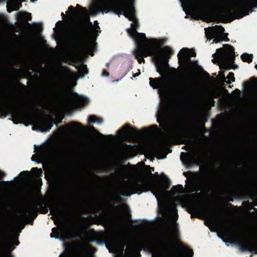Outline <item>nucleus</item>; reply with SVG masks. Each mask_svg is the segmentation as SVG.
<instances>
[{"mask_svg":"<svg viewBox=\"0 0 257 257\" xmlns=\"http://www.w3.org/2000/svg\"><path fill=\"white\" fill-rule=\"evenodd\" d=\"M75 9L73 6H70L68 8V11L66 12V14L72 20H75L78 17H82L87 14V11L85 8L81 7L79 4H77Z\"/></svg>","mask_w":257,"mask_h":257,"instance_id":"17","label":"nucleus"},{"mask_svg":"<svg viewBox=\"0 0 257 257\" xmlns=\"http://www.w3.org/2000/svg\"><path fill=\"white\" fill-rule=\"evenodd\" d=\"M30 174V172L28 171H24L20 173V176L22 178H26Z\"/></svg>","mask_w":257,"mask_h":257,"instance_id":"38","label":"nucleus"},{"mask_svg":"<svg viewBox=\"0 0 257 257\" xmlns=\"http://www.w3.org/2000/svg\"><path fill=\"white\" fill-rule=\"evenodd\" d=\"M199 9H200V10H203V9H204V7H199Z\"/></svg>","mask_w":257,"mask_h":257,"instance_id":"63","label":"nucleus"},{"mask_svg":"<svg viewBox=\"0 0 257 257\" xmlns=\"http://www.w3.org/2000/svg\"><path fill=\"white\" fill-rule=\"evenodd\" d=\"M165 188L166 189H169L171 185V182L169 180H167L165 183Z\"/></svg>","mask_w":257,"mask_h":257,"instance_id":"42","label":"nucleus"},{"mask_svg":"<svg viewBox=\"0 0 257 257\" xmlns=\"http://www.w3.org/2000/svg\"><path fill=\"white\" fill-rule=\"evenodd\" d=\"M132 1L103 0L100 5L96 7V10L99 13L111 12L119 17L123 15L130 21L133 22L131 24L132 28L127 30L128 35L134 40L136 44L133 54L139 64L145 63L144 57L155 54L157 49L145 42L147 40L145 34L137 32L139 23L136 18L135 8L131 6Z\"/></svg>","mask_w":257,"mask_h":257,"instance_id":"1","label":"nucleus"},{"mask_svg":"<svg viewBox=\"0 0 257 257\" xmlns=\"http://www.w3.org/2000/svg\"><path fill=\"white\" fill-rule=\"evenodd\" d=\"M65 210H62L58 205L53 204L51 206L50 211L53 215L59 216L62 214H70L75 211L77 208V201L74 192H72L66 199L65 204Z\"/></svg>","mask_w":257,"mask_h":257,"instance_id":"7","label":"nucleus"},{"mask_svg":"<svg viewBox=\"0 0 257 257\" xmlns=\"http://www.w3.org/2000/svg\"><path fill=\"white\" fill-rule=\"evenodd\" d=\"M201 171L198 172H194L195 176H199L200 175H201L203 177L207 176V175H208V171L207 170L206 168H204L203 169H202L201 168H200Z\"/></svg>","mask_w":257,"mask_h":257,"instance_id":"33","label":"nucleus"},{"mask_svg":"<svg viewBox=\"0 0 257 257\" xmlns=\"http://www.w3.org/2000/svg\"><path fill=\"white\" fill-rule=\"evenodd\" d=\"M183 187L182 185H177L172 187L171 190L172 193L174 195H178L182 192Z\"/></svg>","mask_w":257,"mask_h":257,"instance_id":"28","label":"nucleus"},{"mask_svg":"<svg viewBox=\"0 0 257 257\" xmlns=\"http://www.w3.org/2000/svg\"><path fill=\"white\" fill-rule=\"evenodd\" d=\"M100 32H101V31L100 30H93L92 32V35L93 36H94V35L96 33V34L95 37H96L98 35V33H100Z\"/></svg>","mask_w":257,"mask_h":257,"instance_id":"41","label":"nucleus"},{"mask_svg":"<svg viewBox=\"0 0 257 257\" xmlns=\"http://www.w3.org/2000/svg\"><path fill=\"white\" fill-rule=\"evenodd\" d=\"M81 218H82V219L83 220H84V222H86V219H87V218H86V217H81Z\"/></svg>","mask_w":257,"mask_h":257,"instance_id":"52","label":"nucleus"},{"mask_svg":"<svg viewBox=\"0 0 257 257\" xmlns=\"http://www.w3.org/2000/svg\"><path fill=\"white\" fill-rule=\"evenodd\" d=\"M150 45L157 48V52L150 56H154L153 59L156 61L155 64L157 72L162 75L169 67L168 59L170 58V56L174 54V51L169 47H165L162 49L157 46Z\"/></svg>","mask_w":257,"mask_h":257,"instance_id":"4","label":"nucleus"},{"mask_svg":"<svg viewBox=\"0 0 257 257\" xmlns=\"http://www.w3.org/2000/svg\"><path fill=\"white\" fill-rule=\"evenodd\" d=\"M35 155L32 156V157L31 158V160H32V161H36V160L35 159Z\"/></svg>","mask_w":257,"mask_h":257,"instance_id":"51","label":"nucleus"},{"mask_svg":"<svg viewBox=\"0 0 257 257\" xmlns=\"http://www.w3.org/2000/svg\"><path fill=\"white\" fill-rule=\"evenodd\" d=\"M162 244L164 248H168L169 246L175 247L176 251L174 254L175 257H192L193 255V250L187 248L182 242H180L178 246H176L173 243L165 240L162 241Z\"/></svg>","mask_w":257,"mask_h":257,"instance_id":"10","label":"nucleus"},{"mask_svg":"<svg viewBox=\"0 0 257 257\" xmlns=\"http://www.w3.org/2000/svg\"><path fill=\"white\" fill-rule=\"evenodd\" d=\"M52 231V232L50 234L51 238L60 239L61 240L64 241L69 238L68 237L69 233L68 230L67 228L64 225H62L59 227H53Z\"/></svg>","mask_w":257,"mask_h":257,"instance_id":"18","label":"nucleus"},{"mask_svg":"<svg viewBox=\"0 0 257 257\" xmlns=\"http://www.w3.org/2000/svg\"><path fill=\"white\" fill-rule=\"evenodd\" d=\"M235 91H237V92H239V93H240V90H239L238 89H235Z\"/></svg>","mask_w":257,"mask_h":257,"instance_id":"61","label":"nucleus"},{"mask_svg":"<svg viewBox=\"0 0 257 257\" xmlns=\"http://www.w3.org/2000/svg\"><path fill=\"white\" fill-rule=\"evenodd\" d=\"M5 175H6L5 173L4 172H2L0 170V179L3 178Z\"/></svg>","mask_w":257,"mask_h":257,"instance_id":"45","label":"nucleus"},{"mask_svg":"<svg viewBox=\"0 0 257 257\" xmlns=\"http://www.w3.org/2000/svg\"><path fill=\"white\" fill-rule=\"evenodd\" d=\"M233 201V198L232 197H230L229 198V201Z\"/></svg>","mask_w":257,"mask_h":257,"instance_id":"54","label":"nucleus"},{"mask_svg":"<svg viewBox=\"0 0 257 257\" xmlns=\"http://www.w3.org/2000/svg\"><path fill=\"white\" fill-rule=\"evenodd\" d=\"M205 211L208 215V220L212 225H216L218 222H222L223 220L217 216L216 210L210 206L205 208Z\"/></svg>","mask_w":257,"mask_h":257,"instance_id":"20","label":"nucleus"},{"mask_svg":"<svg viewBox=\"0 0 257 257\" xmlns=\"http://www.w3.org/2000/svg\"><path fill=\"white\" fill-rule=\"evenodd\" d=\"M143 170L145 172H149V175L151 176H153V174L151 173L152 171H154V168L153 167H151L150 166L145 165L144 168H143Z\"/></svg>","mask_w":257,"mask_h":257,"instance_id":"34","label":"nucleus"},{"mask_svg":"<svg viewBox=\"0 0 257 257\" xmlns=\"http://www.w3.org/2000/svg\"><path fill=\"white\" fill-rule=\"evenodd\" d=\"M253 8H257L255 0H238L233 12L237 19H240L248 15L253 11Z\"/></svg>","mask_w":257,"mask_h":257,"instance_id":"8","label":"nucleus"},{"mask_svg":"<svg viewBox=\"0 0 257 257\" xmlns=\"http://www.w3.org/2000/svg\"><path fill=\"white\" fill-rule=\"evenodd\" d=\"M27 25H28V26H29V27H31L32 26V25H31V24L30 23H27Z\"/></svg>","mask_w":257,"mask_h":257,"instance_id":"64","label":"nucleus"},{"mask_svg":"<svg viewBox=\"0 0 257 257\" xmlns=\"http://www.w3.org/2000/svg\"><path fill=\"white\" fill-rule=\"evenodd\" d=\"M143 130H144V131L145 132V133H151L152 132H153V131L151 129V128H144L143 129Z\"/></svg>","mask_w":257,"mask_h":257,"instance_id":"43","label":"nucleus"},{"mask_svg":"<svg viewBox=\"0 0 257 257\" xmlns=\"http://www.w3.org/2000/svg\"><path fill=\"white\" fill-rule=\"evenodd\" d=\"M38 170V168H33L32 169V171H35V170Z\"/></svg>","mask_w":257,"mask_h":257,"instance_id":"57","label":"nucleus"},{"mask_svg":"<svg viewBox=\"0 0 257 257\" xmlns=\"http://www.w3.org/2000/svg\"><path fill=\"white\" fill-rule=\"evenodd\" d=\"M59 23H60V24H62L63 23V21H58V22L57 23V24H59Z\"/></svg>","mask_w":257,"mask_h":257,"instance_id":"58","label":"nucleus"},{"mask_svg":"<svg viewBox=\"0 0 257 257\" xmlns=\"http://www.w3.org/2000/svg\"><path fill=\"white\" fill-rule=\"evenodd\" d=\"M79 248L81 253H84L87 251V247L86 245L83 243H81L80 245Z\"/></svg>","mask_w":257,"mask_h":257,"instance_id":"37","label":"nucleus"},{"mask_svg":"<svg viewBox=\"0 0 257 257\" xmlns=\"http://www.w3.org/2000/svg\"><path fill=\"white\" fill-rule=\"evenodd\" d=\"M127 236L123 233L119 234L117 236L106 243V246L109 249V247L114 250H119L122 254L124 248L126 246L124 252L125 257H140V251L143 249L144 250L152 253V257H160L158 252H155V239L151 237H144L138 240V243L135 242H128L126 241Z\"/></svg>","mask_w":257,"mask_h":257,"instance_id":"2","label":"nucleus"},{"mask_svg":"<svg viewBox=\"0 0 257 257\" xmlns=\"http://www.w3.org/2000/svg\"><path fill=\"white\" fill-rule=\"evenodd\" d=\"M150 85L153 89H159V91H166L168 83L166 79L162 77L158 78H150Z\"/></svg>","mask_w":257,"mask_h":257,"instance_id":"19","label":"nucleus"},{"mask_svg":"<svg viewBox=\"0 0 257 257\" xmlns=\"http://www.w3.org/2000/svg\"><path fill=\"white\" fill-rule=\"evenodd\" d=\"M64 88L60 86L50 84L47 87L45 92L46 93H54L57 98L63 102L69 104L73 101L74 103L81 105H85L88 103L89 99L83 96H80L76 100H72L68 94L64 92Z\"/></svg>","mask_w":257,"mask_h":257,"instance_id":"5","label":"nucleus"},{"mask_svg":"<svg viewBox=\"0 0 257 257\" xmlns=\"http://www.w3.org/2000/svg\"><path fill=\"white\" fill-rule=\"evenodd\" d=\"M79 73L81 75V77H83V76H84V75L88 74V70L86 65L82 64L80 66V67L79 69Z\"/></svg>","mask_w":257,"mask_h":257,"instance_id":"31","label":"nucleus"},{"mask_svg":"<svg viewBox=\"0 0 257 257\" xmlns=\"http://www.w3.org/2000/svg\"><path fill=\"white\" fill-rule=\"evenodd\" d=\"M48 210L47 208L46 207V208H45L44 209V211H42H42H40V212L41 213H43L45 214V213H47L48 212Z\"/></svg>","mask_w":257,"mask_h":257,"instance_id":"47","label":"nucleus"},{"mask_svg":"<svg viewBox=\"0 0 257 257\" xmlns=\"http://www.w3.org/2000/svg\"><path fill=\"white\" fill-rule=\"evenodd\" d=\"M61 16H62L63 19H64L66 18V16L63 13H61Z\"/></svg>","mask_w":257,"mask_h":257,"instance_id":"49","label":"nucleus"},{"mask_svg":"<svg viewBox=\"0 0 257 257\" xmlns=\"http://www.w3.org/2000/svg\"><path fill=\"white\" fill-rule=\"evenodd\" d=\"M233 19L231 18H228V20L226 21H223L224 23H230L231 22Z\"/></svg>","mask_w":257,"mask_h":257,"instance_id":"48","label":"nucleus"},{"mask_svg":"<svg viewBox=\"0 0 257 257\" xmlns=\"http://www.w3.org/2000/svg\"><path fill=\"white\" fill-rule=\"evenodd\" d=\"M167 191H166V189L158 185L155 186L152 190V192L155 196L158 201H159V199L164 198L165 192Z\"/></svg>","mask_w":257,"mask_h":257,"instance_id":"24","label":"nucleus"},{"mask_svg":"<svg viewBox=\"0 0 257 257\" xmlns=\"http://www.w3.org/2000/svg\"><path fill=\"white\" fill-rule=\"evenodd\" d=\"M196 54L194 50L186 48L181 49L178 54V60H180V57H182L184 63H185L187 61H190V57H196Z\"/></svg>","mask_w":257,"mask_h":257,"instance_id":"21","label":"nucleus"},{"mask_svg":"<svg viewBox=\"0 0 257 257\" xmlns=\"http://www.w3.org/2000/svg\"><path fill=\"white\" fill-rule=\"evenodd\" d=\"M76 50L71 53L69 57L71 60L75 62L80 53L88 48V28L86 24L82 22L75 24L68 32Z\"/></svg>","mask_w":257,"mask_h":257,"instance_id":"3","label":"nucleus"},{"mask_svg":"<svg viewBox=\"0 0 257 257\" xmlns=\"http://www.w3.org/2000/svg\"><path fill=\"white\" fill-rule=\"evenodd\" d=\"M225 52L223 48L216 50V53L213 54L212 57H217L222 66L225 70L233 68L234 63L235 54L234 48L228 44L224 45Z\"/></svg>","mask_w":257,"mask_h":257,"instance_id":"6","label":"nucleus"},{"mask_svg":"<svg viewBox=\"0 0 257 257\" xmlns=\"http://www.w3.org/2000/svg\"><path fill=\"white\" fill-rule=\"evenodd\" d=\"M123 151L126 154H130L131 153L134 152V146L124 144V147L123 149Z\"/></svg>","mask_w":257,"mask_h":257,"instance_id":"30","label":"nucleus"},{"mask_svg":"<svg viewBox=\"0 0 257 257\" xmlns=\"http://www.w3.org/2000/svg\"><path fill=\"white\" fill-rule=\"evenodd\" d=\"M128 194L127 193H122L121 194L122 196H127Z\"/></svg>","mask_w":257,"mask_h":257,"instance_id":"60","label":"nucleus"},{"mask_svg":"<svg viewBox=\"0 0 257 257\" xmlns=\"http://www.w3.org/2000/svg\"><path fill=\"white\" fill-rule=\"evenodd\" d=\"M45 202L42 199H35L29 205L28 213L32 217V220L30 222V224L33 225V220L37 216L38 212L40 208H43Z\"/></svg>","mask_w":257,"mask_h":257,"instance_id":"16","label":"nucleus"},{"mask_svg":"<svg viewBox=\"0 0 257 257\" xmlns=\"http://www.w3.org/2000/svg\"><path fill=\"white\" fill-rule=\"evenodd\" d=\"M0 257H6L14 249L13 243L11 241L9 236L3 233L0 237Z\"/></svg>","mask_w":257,"mask_h":257,"instance_id":"13","label":"nucleus"},{"mask_svg":"<svg viewBox=\"0 0 257 257\" xmlns=\"http://www.w3.org/2000/svg\"><path fill=\"white\" fill-rule=\"evenodd\" d=\"M64 75L65 78H68L71 75V73L69 70H63L61 68L58 69Z\"/></svg>","mask_w":257,"mask_h":257,"instance_id":"36","label":"nucleus"},{"mask_svg":"<svg viewBox=\"0 0 257 257\" xmlns=\"http://www.w3.org/2000/svg\"><path fill=\"white\" fill-rule=\"evenodd\" d=\"M87 218H90V219H94L93 216L91 215H89V216H88Z\"/></svg>","mask_w":257,"mask_h":257,"instance_id":"53","label":"nucleus"},{"mask_svg":"<svg viewBox=\"0 0 257 257\" xmlns=\"http://www.w3.org/2000/svg\"><path fill=\"white\" fill-rule=\"evenodd\" d=\"M19 243H20V242H19V241L18 239H17V240H16L15 241V245H19Z\"/></svg>","mask_w":257,"mask_h":257,"instance_id":"50","label":"nucleus"},{"mask_svg":"<svg viewBox=\"0 0 257 257\" xmlns=\"http://www.w3.org/2000/svg\"><path fill=\"white\" fill-rule=\"evenodd\" d=\"M234 228L232 226H227V227L223 229V233L225 236L229 237L232 235L233 233H234Z\"/></svg>","mask_w":257,"mask_h":257,"instance_id":"27","label":"nucleus"},{"mask_svg":"<svg viewBox=\"0 0 257 257\" xmlns=\"http://www.w3.org/2000/svg\"><path fill=\"white\" fill-rule=\"evenodd\" d=\"M119 132H120L125 135L132 137H137L139 133V131L136 128L131 127L128 124L123 125Z\"/></svg>","mask_w":257,"mask_h":257,"instance_id":"22","label":"nucleus"},{"mask_svg":"<svg viewBox=\"0 0 257 257\" xmlns=\"http://www.w3.org/2000/svg\"><path fill=\"white\" fill-rule=\"evenodd\" d=\"M240 57L242 61L250 63L252 61L253 55L244 53L241 55Z\"/></svg>","mask_w":257,"mask_h":257,"instance_id":"25","label":"nucleus"},{"mask_svg":"<svg viewBox=\"0 0 257 257\" xmlns=\"http://www.w3.org/2000/svg\"><path fill=\"white\" fill-rule=\"evenodd\" d=\"M227 184L226 180L219 178H209L202 181L201 186L208 190L220 188L224 187Z\"/></svg>","mask_w":257,"mask_h":257,"instance_id":"14","label":"nucleus"},{"mask_svg":"<svg viewBox=\"0 0 257 257\" xmlns=\"http://www.w3.org/2000/svg\"><path fill=\"white\" fill-rule=\"evenodd\" d=\"M90 130L91 131H92V132H95V133H97V134L99 136H100V137H104V136H103L102 134H101V133H99V132H98V131H97L95 128V127H94L93 126H91L90 127Z\"/></svg>","mask_w":257,"mask_h":257,"instance_id":"39","label":"nucleus"},{"mask_svg":"<svg viewBox=\"0 0 257 257\" xmlns=\"http://www.w3.org/2000/svg\"><path fill=\"white\" fill-rule=\"evenodd\" d=\"M140 74H141L140 70H138V72H137V73H136L135 74H133V77H136L137 76H139Z\"/></svg>","mask_w":257,"mask_h":257,"instance_id":"46","label":"nucleus"},{"mask_svg":"<svg viewBox=\"0 0 257 257\" xmlns=\"http://www.w3.org/2000/svg\"><path fill=\"white\" fill-rule=\"evenodd\" d=\"M182 93L184 96L189 100L195 102L199 101L198 94L195 89L194 84L190 81L186 83Z\"/></svg>","mask_w":257,"mask_h":257,"instance_id":"15","label":"nucleus"},{"mask_svg":"<svg viewBox=\"0 0 257 257\" xmlns=\"http://www.w3.org/2000/svg\"><path fill=\"white\" fill-rule=\"evenodd\" d=\"M231 11H232V10H231V9H228L227 10L228 13L229 14H231Z\"/></svg>","mask_w":257,"mask_h":257,"instance_id":"55","label":"nucleus"},{"mask_svg":"<svg viewBox=\"0 0 257 257\" xmlns=\"http://www.w3.org/2000/svg\"><path fill=\"white\" fill-rule=\"evenodd\" d=\"M88 24L89 25V26L91 27H93V25H92V24L91 22H90V21H89L88 22Z\"/></svg>","mask_w":257,"mask_h":257,"instance_id":"56","label":"nucleus"},{"mask_svg":"<svg viewBox=\"0 0 257 257\" xmlns=\"http://www.w3.org/2000/svg\"><path fill=\"white\" fill-rule=\"evenodd\" d=\"M103 120L101 117H97L95 115H90L88 118V122L89 124L98 122L101 123L103 122Z\"/></svg>","mask_w":257,"mask_h":257,"instance_id":"26","label":"nucleus"},{"mask_svg":"<svg viewBox=\"0 0 257 257\" xmlns=\"http://www.w3.org/2000/svg\"><path fill=\"white\" fill-rule=\"evenodd\" d=\"M157 116V122L162 127L165 128L169 121L170 116L169 104L167 102L164 101L161 104V108L158 111Z\"/></svg>","mask_w":257,"mask_h":257,"instance_id":"12","label":"nucleus"},{"mask_svg":"<svg viewBox=\"0 0 257 257\" xmlns=\"http://www.w3.org/2000/svg\"><path fill=\"white\" fill-rule=\"evenodd\" d=\"M16 81L17 85L21 87L23 89L25 90L26 89V87L24 85L22 84L19 80H16Z\"/></svg>","mask_w":257,"mask_h":257,"instance_id":"40","label":"nucleus"},{"mask_svg":"<svg viewBox=\"0 0 257 257\" xmlns=\"http://www.w3.org/2000/svg\"><path fill=\"white\" fill-rule=\"evenodd\" d=\"M62 118H60L51 121L44 116H38L35 118L34 121L39 130L41 132H48L51 129L53 124L58 125L62 122Z\"/></svg>","mask_w":257,"mask_h":257,"instance_id":"11","label":"nucleus"},{"mask_svg":"<svg viewBox=\"0 0 257 257\" xmlns=\"http://www.w3.org/2000/svg\"><path fill=\"white\" fill-rule=\"evenodd\" d=\"M200 187L196 183H192L190 187V191L191 192L197 193L200 190Z\"/></svg>","mask_w":257,"mask_h":257,"instance_id":"32","label":"nucleus"},{"mask_svg":"<svg viewBox=\"0 0 257 257\" xmlns=\"http://www.w3.org/2000/svg\"><path fill=\"white\" fill-rule=\"evenodd\" d=\"M227 78L228 79V80L226 81V83L228 84H230L231 82H234L235 77L234 76V73L233 72H229L227 76Z\"/></svg>","mask_w":257,"mask_h":257,"instance_id":"35","label":"nucleus"},{"mask_svg":"<svg viewBox=\"0 0 257 257\" xmlns=\"http://www.w3.org/2000/svg\"><path fill=\"white\" fill-rule=\"evenodd\" d=\"M255 211H257V209L256 208H254V207H252V208Z\"/></svg>","mask_w":257,"mask_h":257,"instance_id":"62","label":"nucleus"},{"mask_svg":"<svg viewBox=\"0 0 257 257\" xmlns=\"http://www.w3.org/2000/svg\"><path fill=\"white\" fill-rule=\"evenodd\" d=\"M216 30L214 31L216 33L217 35L219 34V35H223V37H226V34L224 33L225 29L222 26H218L216 25L215 26Z\"/></svg>","mask_w":257,"mask_h":257,"instance_id":"29","label":"nucleus"},{"mask_svg":"<svg viewBox=\"0 0 257 257\" xmlns=\"http://www.w3.org/2000/svg\"><path fill=\"white\" fill-rule=\"evenodd\" d=\"M209 35H210V39L214 38L213 42L215 43H219L221 41H224L228 42L229 41V39L227 38V36L228 35V33L226 34V37H223V35H219L216 34V33L214 31L213 28H211L209 33Z\"/></svg>","mask_w":257,"mask_h":257,"instance_id":"23","label":"nucleus"},{"mask_svg":"<svg viewBox=\"0 0 257 257\" xmlns=\"http://www.w3.org/2000/svg\"><path fill=\"white\" fill-rule=\"evenodd\" d=\"M151 183L147 180L146 178H142L138 180H133L122 188V190L128 192L130 191L134 193L140 194L144 192H147L150 190Z\"/></svg>","mask_w":257,"mask_h":257,"instance_id":"9","label":"nucleus"},{"mask_svg":"<svg viewBox=\"0 0 257 257\" xmlns=\"http://www.w3.org/2000/svg\"><path fill=\"white\" fill-rule=\"evenodd\" d=\"M102 75L103 76H109V73L105 70H103Z\"/></svg>","mask_w":257,"mask_h":257,"instance_id":"44","label":"nucleus"},{"mask_svg":"<svg viewBox=\"0 0 257 257\" xmlns=\"http://www.w3.org/2000/svg\"><path fill=\"white\" fill-rule=\"evenodd\" d=\"M152 127H154L155 130H157L158 129V126L156 125H153Z\"/></svg>","mask_w":257,"mask_h":257,"instance_id":"59","label":"nucleus"}]
</instances>
